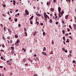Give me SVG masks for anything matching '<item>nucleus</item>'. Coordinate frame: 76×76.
I'll return each instance as SVG.
<instances>
[{
	"label": "nucleus",
	"mask_w": 76,
	"mask_h": 76,
	"mask_svg": "<svg viewBox=\"0 0 76 76\" xmlns=\"http://www.w3.org/2000/svg\"><path fill=\"white\" fill-rule=\"evenodd\" d=\"M25 12H26V15H29V12L27 10H25Z\"/></svg>",
	"instance_id": "nucleus-1"
},
{
	"label": "nucleus",
	"mask_w": 76,
	"mask_h": 76,
	"mask_svg": "<svg viewBox=\"0 0 76 76\" xmlns=\"http://www.w3.org/2000/svg\"><path fill=\"white\" fill-rule=\"evenodd\" d=\"M44 18H47V16H48V15H46V13L44 12Z\"/></svg>",
	"instance_id": "nucleus-2"
},
{
	"label": "nucleus",
	"mask_w": 76,
	"mask_h": 76,
	"mask_svg": "<svg viewBox=\"0 0 76 76\" xmlns=\"http://www.w3.org/2000/svg\"><path fill=\"white\" fill-rule=\"evenodd\" d=\"M58 11L59 13L60 12V11H61V8L60 7H58Z\"/></svg>",
	"instance_id": "nucleus-3"
},
{
	"label": "nucleus",
	"mask_w": 76,
	"mask_h": 76,
	"mask_svg": "<svg viewBox=\"0 0 76 76\" xmlns=\"http://www.w3.org/2000/svg\"><path fill=\"white\" fill-rule=\"evenodd\" d=\"M42 53L43 54L45 55V56H47V53H45V52H42Z\"/></svg>",
	"instance_id": "nucleus-4"
},
{
	"label": "nucleus",
	"mask_w": 76,
	"mask_h": 76,
	"mask_svg": "<svg viewBox=\"0 0 76 76\" xmlns=\"http://www.w3.org/2000/svg\"><path fill=\"white\" fill-rule=\"evenodd\" d=\"M74 28L75 29H76V25L75 24H74Z\"/></svg>",
	"instance_id": "nucleus-5"
},
{
	"label": "nucleus",
	"mask_w": 76,
	"mask_h": 76,
	"mask_svg": "<svg viewBox=\"0 0 76 76\" xmlns=\"http://www.w3.org/2000/svg\"><path fill=\"white\" fill-rule=\"evenodd\" d=\"M49 22L50 23H53V20H52L51 19H50L49 20Z\"/></svg>",
	"instance_id": "nucleus-6"
},
{
	"label": "nucleus",
	"mask_w": 76,
	"mask_h": 76,
	"mask_svg": "<svg viewBox=\"0 0 76 76\" xmlns=\"http://www.w3.org/2000/svg\"><path fill=\"white\" fill-rule=\"evenodd\" d=\"M15 45L17 46H18V45H19V43H17V42H16V43H15Z\"/></svg>",
	"instance_id": "nucleus-7"
},
{
	"label": "nucleus",
	"mask_w": 76,
	"mask_h": 76,
	"mask_svg": "<svg viewBox=\"0 0 76 76\" xmlns=\"http://www.w3.org/2000/svg\"><path fill=\"white\" fill-rule=\"evenodd\" d=\"M11 48L12 50H14V49H15L14 47H13L12 46L11 47Z\"/></svg>",
	"instance_id": "nucleus-8"
},
{
	"label": "nucleus",
	"mask_w": 76,
	"mask_h": 76,
	"mask_svg": "<svg viewBox=\"0 0 76 76\" xmlns=\"http://www.w3.org/2000/svg\"><path fill=\"white\" fill-rule=\"evenodd\" d=\"M20 42V40H19L18 39L17 40V41L16 42L18 43H19Z\"/></svg>",
	"instance_id": "nucleus-9"
},
{
	"label": "nucleus",
	"mask_w": 76,
	"mask_h": 76,
	"mask_svg": "<svg viewBox=\"0 0 76 76\" xmlns=\"http://www.w3.org/2000/svg\"><path fill=\"white\" fill-rule=\"evenodd\" d=\"M58 16H59V18H61V16L60 15V13H58Z\"/></svg>",
	"instance_id": "nucleus-10"
},
{
	"label": "nucleus",
	"mask_w": 76,
	"mask_h": 76,
	"mask_svg": "<svg viewBox=\"0 0 76 76\" xmlns=\"http://www.w3.org/2000/svg\"><path fill=\"white\" fill-rule=\"evenodd\" d=\"M36 33H37V32L35 31V32L33 34L34 36H35V35H36Z\"/></svg>",
	"instance_id": "nucleus-11"
},
{
	"label": "nucleus",
	"mask_w": 76,
	"mask_h": 76,
	"mask_svg": "<svg viewBox=\"0 0 76 76\" xmlns=\"http://www.w3.org/2000/svg\"><path fill=\"white\" fill-rule=\"evenodd\" d=\"M14 1L13 2V4L15 6V3H16V1H15V0H13Z\"/></svg>",
	"instance_id": "nucleus-12"
},
{
	"label": "nucleus",
	"mask_w": 76,
	"mask_h": 76,
	"mask_svg": "<svg viewBox=\"0 0 76 76\" xmlns=\"http://www.w3.org/2000/svg\"><path fill=\"white\" fill-rule=\"evenodd\" d=\"M43 36H45V32H43Z\"/></svg>",
	"instance_id": "nucleus-13"
},
{
	"label": "nucleus",
	"mask_w": 76,
	"mask_h": 76,
	"mask_svg": "<svg viewBox=\"0 0 76 76\" xmlns=\"http://www.w3.org/2000/svg\"><path fill=\"white\" fill-rule=\"evenodd\" d=\"M54 8H51L50 10H51L52 12H53V10H54Z\"/></svg>",
	"instance_id": "nucleus-14"
},
{
	"label": "nucleus",
	"mask_w": 76,
	"mask_h": 76,
	"mask_svg": "<svg viewBox=\"0 0 76 76\" xmlns=\"http://www.w3.org/2000/svg\"><path fill=\"white\" fill-rule=\"evenodd\" d=\"M65 19H67V18H68V15H66L65 17Z\"/></svg>",
	"instance_id": "nucleus-15"
},
{
	"label": "nucleus",
	"mask_w": 76,
	"mask_h": 76,
	"mask_svg": "<svg viewBox=\"0 0 76 76\" xmlns=\"http://www.w3.org/2000/svg\"><path fill=\"white\" fill-rule=\"evenodd\" d=\"M37 15L38 16H41V15L39 14H37Z\"/></svg>",
	"instance_id": "nucleus-16"
},
{
	"label": "nucleus",
	"mask_w": 76,
	"mask_h": 76,
	"mask_svg": "<svg viewBox=\"0 0 76 76\" xmlns=\"http://www.w3.org/2000/svg\"><path fill=\"white\" fill-rule=\"evenodd\" d=\"M62 33L63 34H65V31H64V30H63L62 31Z\"/></svg>",
	"instance_id": "nucleus-17"
},
{
	"label": "nucleus",
	"mask_w": 76,
	"mask_h": 76,
	"mask_svg": "<svg viewBox=\"0 0 76 76\" xmlns=\"http://www.w3.org/2000/svg\"><path fill=\"white\" fill-rule=\"evenodd\" d=\"M25 66L26 67V66H28V64H25Z\"/></svg>",
	"instance_id": "nucleus-18"
},
{
	"label": "nucleus",
	"mask_w": 76,
	"mask_h": 76,
	"mask_svg": "<svg viewBox=\"0 0 76 76\" xmlns=\"http://www.w3.org/2000/svg\"><path fill=\"white\" fill-rule=\"evenodd\" d=\"M35 23H37V25H38V24H39V22H36Z\"/></svg>",
	"instance_id": "nucleus-19"
},
{
	"label": "nucleus",
	"mask_w": 76,
	"mask_h": 76,
	"mask_svg": "<svg viewBox=\"0 0 76 76\" xmlns=\"http://www.w3.org/2000/svg\"><path fill=\"white\" fill-rule=\"evenodd\" d=\"M52 45H54V41L53 40H52Z\"/></svg>",
	"instance_id": "nucleus-20"
},
{
	"label": "nucleus",
	"mask_w": 76,
	"mask_h": 76,
	"mask_svg": "<svg viewBox=\"0 0 76 76\" xmlns=\"http://www.w3.org/2000/svg\"><path fill=\"white\" fill-rule=\"evenodd\" d=\"M15 22H17V21H18V19H17V18H15Z\"/></svg>",
	"instance_id": "nucleus-21"
},
{
	"label": "nucleus",
	"mask_w": 76,
	"mask_h": 76,
	"mask_svg": "<svg viewBox=\"0 0 76 76\" xmlns=\"http://www.w3.org/2000/svg\"><path fill=\"white\" fill-rule=\"evenodd\" d=\"M69 35V34L66 33L65 34V36H66V37H67V35Z\"/></svg>",
	"instance_id": "nucleus-22"
},
{
	"label": "nucleus",
	"mask_w": 76,
	"mask_h": 76,
	"mask_svg": "<svg viewBox=\"0 0 76 76\" xmlns=\"http://www.w3.org/2000/svg\"><path fill=\"white\" fill-rule=\"evenodd\" d=\"M15 38H18V36L17 35H15Z\"/></svg>",
	"instance_id": "nucleus-23"
},
{
	"label": "nucleus",
	"mask_w": 76,
	"mask_h": 76,
	"mask_svg": "<svg viewBox=\"0 0 76 76\" xmlns=\"http://www.w3.org/2000/svg\"><path fill=\"white\" fill-rule=\"evenodd\" d=\"M43 48H44V49L43 50V51H45V49H46V48H45V47H44Z\"/></svg>",
	"instance_id": "nucleus-24"
},
{
	"label": "nucleus",
	"mask_w": 76,
	"mask_h": 76,
	"mask_svg": "<svg viewBox=\"0 0 76 76\" xmlns=\"http://www.w3.org/2000/svg\"><path fill=\"white\" fill-rule=\"evenodd\" d=\"M28 60L29 61H30V62H31V63H32V60H30L29 59V58H28Z\"/></svg>",
	"instance_id": "nucleus-25"
},
{
	"label": "nucleus",
	"mask_w": 76,
	"mask_h": 76,
	"mask_svg": "<svg viewBox=\"0 0 76 76\" xmlns=\"http://www.w3.org/2000/svg\"><path fill=\"white\" fill-rule=\"evenodd\" d=\"M34 17V16H32L30 18L31 19H33V17Z\"/></svg>",
	"instance_id": "nucleus-26"
},
{
	"label": "nucleus",
	"mask_w": 76,
	"mask_h": 76,
	"mask_svg": "<svg viewBox=\"0 0 76 76\" xmlns=\"http://www.w3.org/2000/svg\"><path fill=\"white\" fill-rule=\"evenodd\" d=\"M68 38H70V39H72V37H71V36L69 37Z\"/></svg>",
	"instance_id": "nucleus-27"
},
{
	"label": "nucleus",
	"mask_w": 76,
	"mask_h": 76,
	"mask_svg": "<svg viewBox=\"0 0 76 76\" xmlns=\"http://www.w3.org/2000/svg\"><path fill=\"white\" fill-rule=\"evenodd\" d=\"M4 31H6V27H4Z\"/></svg>",
	"instance_id": "nucleus-28"
},
{
	"label": "nucleus",
	"mask_w": 76,
	"mask_h": 76,
	"mask_svg": "<svg viewBox=\"0 0 76 76\" xmlns=\"http://www.w3.org/2000/svg\"><path fill=\"white\" fill-rule=\"evenodd\" d=\"M24 30L25 31H26V28H24Z\"/></svg>",
	"instance_id": "nucleus-29"
},
{
	"label": "nucleus",
	"mask_w": 76,
	"mask_h": 76,
	"mask_svg": "<svg viewBox=\"0 0 76 76\" xmlns=\"http://www.w3.org/2000/svg\"><path fill=\"white\" fill-rule=\"evenodd\" d=\"M65 49L64 48H62V50H63V51H65Z\"/></svg>",
	"instance_id": "nucleus-30"
},
{
	"label": "nucleus",
	"mask_w": 76,
	"mask_h": 76,
	"mask_svg": "<svg viewBox=\"0 0 76 76\" xmlns=\"http://www.w3.org/2000/svg\"><path fill=\"white\" fill-rule=\"evenodd\" d=\"M23 62H25V61H26V59H23Z\"/></svg>",
	"instance_id": "nucleus-31"
},
{
	"label": "nucleus",
	"mask_w": 76,
	"mask_h": 76,
	"mask_svg": "<svg viewBox=\"0 0 76 76\" xmlns=\"http://www.w3.org/2000/svg\"><path fill=\"white\" fill-rule=\"evenodd\" d=\"M69 26L70 28H71V29H72V28L71 27V26L69 25Z\"/></svg>",
	"instance_id": "nucleus-32"
},
{
	"label": "nucleus",
	"mask_w": 76,
	"mask_h": 76,
	"mask_svg": "<svg viewBox=\"0 0 76 76\" xmlns=\"http://www.w3.org/2000/svg\"><path fill=\"white\" fill-rule=\"evenodd\" d=\"M75 62H76V61L75 60H73V63H75Z\"/></svg>",
	"instance_id": "nucleus-33"
},
{
	"label": "nucleus",
	"mask_w": 76,
	"mask_h": 76,
	"mask_svg": "<svg viewBox=\"0 0 76 76\" xmlns=\"http://www.w3.org/2000/svg\"><path fill=\"white\" fill-rule=\"evenodd\" d=\"M63 43L64 45H66V43L64 41H63Z\"/></svg>",
	"instance_id": "nucleus-34"
},
{
	"label": "nucleus",
	"mask_w": 76,
	"mask_h": 76,
	"mask_svg": "<svg viewBox=\"0 0 76 76\" xmlns=\"http://www.w3.org/2000/svg\"><path fill=\"white\" fill-rule=\"evenodd\" d=\"M70 29H69V28H67V31L68 32H69V31H70Z\"/></svg>",
	"instance_id": "nucleus-35"
},
{
	"label": "nucleus",
	"mask_w": 76,
	"mask_h": 76,
	"mask_svg": "<svg viewBox=\"0 0 76 76\" xmlns=\"http://www.w3.org/2000/svg\"><path fill=\"white\" fill-rule=\"evenodd\" d=\"M1 60H3V56H1Z\"/></svg>",
	"instance_id": "nucleus-36"
},
{
	"label": "nucleus",
	"mask_w": 76,
	"mask_h": 76,
	"mask_svg": "<svg viewBox=\"0 0 76 76\" xmlns=\"http://www.w3.org/2000/svg\"><path fill=\"white\" fill-rule=\"evenodd\" d=\"M63 39L64 40H65V37H63Z\"/></svg>",
	"instance_id": "nucleus-37"
},
{
	"label": "nucleus",
	"mask_w": 76,
	"mask_h": 76,
	"mask_svg": "<svg viewBox=\"0 0 76 76\" xmlns=\"http://www.w3.org/2000/svg\"><path fill=\"white\" fill-rule=\"evenodd\" d=\"M32 23H32V21H30V24H32Z\"/></svg>",
	"instance_id": "nucleus-38"
},
{
	"label": "nucleus",
	"mask_w": 76,
	"mask_h": 76,
	"mask_svg": "<svg viewBox=\"0 0 76 76\" xmlns=\"http://www.w3.org/2000/svg\"><path fill=\"white\" fill-rule=\"evenodd\" d=\"M45 18V20H46V21H47V18Z\"/></svg>",
	"instance_id": "nucleus-39"
},
{
	"label": "nucleus",
	"mask_w": 76,
	"mask_h": 76,
	"mask_svg": "<svg viewBox=\"0 0 76 76\" xmlns=\"http://www.w3.org/2000/svg\"><path fill=\"white\" fill-rule=\"evenodd\" d=\"M25 34H26V36H27V33L26 32H25Z\"/></svg>",
	"instance_id": "nucleus-40"
},
{
	"label": "nucleus",
	"mask_w": 76,
	"mask_h": 76,
	"mask_svg": "<svg viewBox=\"0 0 76 76\" xmlns=\"http://www.w3.org/2000/svg\"><path fill=\"white\" fill-rule=\"evenodd\" d=\"M3 48H4L5 47L4 45H2Z\"/></svg>",
	"instance_id": "nucleus-41"
},
{
	"label": "nucleus",
	"mask_w": 76,
	"mask_h": 76,
	"mask_svg": "<svg viewBox=\"0 0 76 76\" xmlns=\"http://www.w3.org/2000/svg\"><path fill=\"white\" fill-rule=\"evenodd\" d=\"M36 59H37V60H38V61H39V59L37 57L36 58Z\"/></svg>",
	"instance_id": "nucleus-42"
},
{
	"label": "nucleus",
	"mask_w": 76,
	"mask_h": 76,
	"mask_svg": "<svg viewBox=\"0 0 76 76\" xmlns=\"http://www.w3.org/2000/svg\"><path fill=\"white\" fill-rule=\"evenodd\" d=\"M50 54H53V51H51L50 53Z\"/></svg>",
	"instance_id": "nucleus-43"
},
{
	"label": "nucleus",
	"mask_w": 76,
	"mask_h": 76,
	"mask_svg": "<svg viewBox=\"0 0 76 76\" xmlns=\"http://www.w3.org/2000/svg\"><path fill=\"white\" fill-rule=\"evenodd\" d=\"M8 62H9V60L7 61V62H6V63H7H7H8Z\"/></svg>",
	"instance_id": "nucleus-44"
},
{
	"label": "nucleus",
	"mask_w": 76,
	"mask_h": 76,
	"mask_svg": "<svg viewBox=\"0 0 76 76\" xmlns=\"http://www.w3.org/2000/svg\"><path fill=\"white\" fill-rule=\"evenodd\" d=\"M41 25H42V26H43V23H40Z\"/></svg>",
	"instance_id": "nucleus-45"
},
{
	"label": "nucleus",
	"mask_w": 76,
	"mask_h": 76,
	"mask_svg": "<svg viewBox=\"0 0 76 76\" xmlns=\"http://www.w3.org/2000/svg\"><path fill=\"white\" fill-rule=\"evenodd\" d=\"M3 6H4V7L6 6V5L5 4H4V5H3Z\"/></svg>",
	"instance_id": "nucleus-46"
},
{
	"label": "nucleus",
	"mask_w": 76,
	"mask_h": 76,
	"mask_svg": "<svg viewBox=\"0 0 76 76\" xmlns=\"http://www.w3.org/2000/svg\"><path fill=\"white\" fill-rule=\"evenodd\" d=\"M65 53H67V50H65Z\"/></svg>",
	"instance_id": "nucleus-47"
},
{
	"label": "nucleus",
	"mask_w": 76,
	"mask_h": 76,
	"mask_svg": "<svg viewBox=\"0 0 76 76\" xmlns=\"http://www.w3.org/2000/svg\"><path fill=\"white\" fill-rule=\"evenodd\" d=\"M18 26H19V27H20V24H19L18 25Z\"/></svg>",
	"instance_id": "nucleus-48"
},
{
	"label": "nucleus",
	"mask_w": 76,
	"mask_h": 76,
	"mask_svg": "<svg viewBox=\"0 0 76 76\" xmlns=\"http://www.w3.org/2000/svg\"><path fill=\"white\" fill-rule=\"evenodd\" d=\"M53 1L54 3H56V0H53Z\"/></svg>",
	"instance_id": "nucleus-49"
},
{
	"label": "nucleus",
	"mask_w": 76,
	"mask_h": 76,
	"mask_svg": "<svg viewBox=\"0 0 76 76\" xmlns=\"http://www.w3.org/2000/svg\"><path fill=\"white\" fill-rule=\"evenodd\" d=\"M47 18L48 19H50V18H49V17L48 15V16L47 17Z\"/></svg>",
	"instance_id": "nucleus-50"
},
{
	"label": "nucleus",
	"mask_w": 76,
	"mask_h": 76,
	"mask_svg": "<svg viewBox=\"0 0 76 76\" xmlns=\"http://www.w3.org/2000/svg\"><path fill=\"white\" fill-rule=\"evenodd\" d=\"M19 13H18L17 14V15H18V16H19Z\"/></svg>",
	"instance_id": "nucleus-51"
},
{
	"label": "nucleus",
	"mask_w": 76,
	"mask_h": 76,
	"mask_svg": "<svg viewBox=\"0 0 76 76\" xmlns=\"http://www.w3.org/2000/svg\"><path fill=\"white\" fill-rule=\"evenodd\" d=\"M57 15V14H56V12H55V16H56Z\"/></svg>",
	"instance_id": "nucleus-52"
},
{
	"label": "nucleus",
	"mask_w": 76,
	"mask_h": 76,
	"mask_svg": "<svg viewBox=\"0 0 76 76\" xmlns=\"http://www.w3.org/2000/svg\"><path fill=\"white\" fill-rule=\"evenodd\" d=\"M18 12V10L17 9L16 10L15 12Z\"/></svg>",
	"instance_id": "nucleus-53"
},
{
	"label": "nucleus",
	"mask_w": 76,
	"mask_h": 76,
	"mask_svg": "<svg viewBox=\"0 0 76 76\" xmlns=\"http://www.w3.org/2000/svg\"><path fill=\"white\" fill-rule=\"evenodd\" d=\"M10 43H11V44H12V40H10Z\"/></svg>",
	"instance_id": "nucleus-54"
},
{
	"label": "nucleus",
	"mask_w": 76,
	"mask_h": 76,
	"mask_svg": "<svg viewBox=\"0 0 76 76\" xmlns=\"http://www.w3.org/2000/svg\"><path fill=\"white\" fill-rule=\"evenodd\" d=\"M3 66H0V68H3Z\"/></svg>",
	"instance_id": "nucleus-55"
},
{
	"label": "nucleus",
	"mask_w": 76,
	"mask_h": 76,
	"mask_svg": "<svg viewBox=\"0 0 76 76\" xmlns=\"http://www.w3.org/2000/svg\"><path fill=\"white\" fill-rule=\"evenodd\" d=\"M62 23H64V21H62Z\"/></svg>",
	"instance_id": "nucleus-56"
},
{
	"label": "nucleus",
	"mask_w": 76,
	"mask_h": 76,
	"mask_svg": "<svg viewBox=\"0 0 76 76\" xmlns=\"http://www.w3.org/2000/svg\"><path fill=\"white\" fill-rule=\"evenodd\" d=\"M69 53H70V54H72V50H70L69 51Z\"/></svg>",
	"instance_id": "nucleus-57"
},
{
	"label": "nucleus",
	"mask_w": 76,
	"mask_h": 76,
	"mask_svg": "<svg viewBox=\"0 0 76 76\" xmlns=\"http://www.w3.org/2000/svg\"><path fill=\"white\" fill-rule=\"evenodd\" d=\"M1 52H3V51H4V50H1Z\"/></svg>",
	"instance_id": "nucleus-58"
},
{
	"label": "nucleus",
	"mask_w": 76,
	"mask_h": 76,
	"mask_svg": "<svg viewBox=\"0 0 76 76\" xmlns=\"http://www.w3.org/2000/svg\"><path fill=\"white\" fill-rule=\"evenodd\" d=\"M49 3L48 2H47V5H48V4H49Z\"/></svg>",
	"instance_id": "nucleus-59"
},
{
	"label": "nucleus",
	"mask_w": 76,
	"mask_h": 76,
	"mask_svg": "<svg viewBox=\"0 0 76 76\" xmlns=\"http://www.w3.org/2000/svg\"><path fill=\"white\" fill-rule=\"evenodd\" d=\"M58 22H56V25H57V24H58Z\"/></svg>",
	"instance_id": "nucleus-60"
},
{
	"label": "nucleus",
	"mask_w": 76,
	"mask_h": 76,
	"mask_svg": "<svg viewBox=\"0 0 76 76\" xmlns=\"http://www.w3.org/2000/svg\"><path fill=\"white\" fill-rule=\"evenodd\" d=\"M62 13H63L62 14H63L64 13V11L63 10L62 11Z\"/></svg>",
	"instance_id": "nucleus-61"
},
{
	"label": "nucleus",
	"mask_w": 76,
	"mask_h": 76,
	"mask_svg": "<svg viewBox=\"0 0 76 76\" xmlns=\"http://www.w3.org/2000/svg\"><path fill=\"white\" fill-rule=\"evenodd\" d=\"M68 1L69 3H70L71 1L70 0H68Z\"/></svg>",
	"instance_id": "nucleus-62"
},
{
	"label": "nucleus",
	"mask_w": 76,
	"mask_h": 76,
	"mask_svg": "<svg viewBox=\"0 0 76 76\" xmlns=\"http://www.w3.org/2000/svg\"><path fill=\"white\" fill-rule=\"evenodd\" d=\"M34 76H37V74H35V75H34Z\"/></svg>",
	"instance_id": "nucleus-63"
},
{
	"label": "nucleus",
	"mask_w": 76,
	"mask_h": 76,
	"mask_svg": "<svg viewBox=\"0 0 76 76\" xmlns=\"http://www.w3.org/2000/svg\"><path fill=\"white\" fill-rule=\"evenodd\" d=\"M25 51H26V49H24V52H25Z\"/></svg>",
	"instance_id": "nucleus-64"
}]
</instances>
